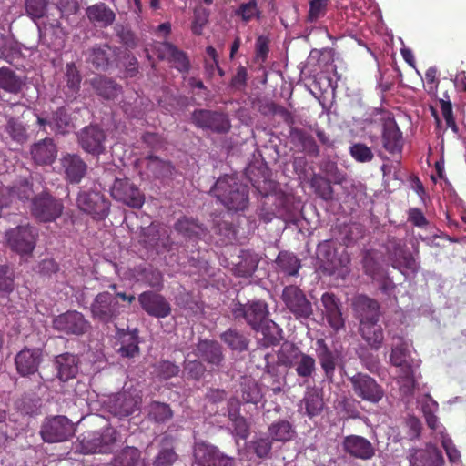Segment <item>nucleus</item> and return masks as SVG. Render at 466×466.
<instances>
[{
	"instance_id": "nucleus-1",
	"label": "nucleus",
	"mask_w": 466,
	"mask_h": 466,
	"mask_svg": "<svg viewBox=\"0 0 466 466\" xmlns=\"http://www.w3.org/2000/svg\"><path fill=\"white\" fill-rule=\"evenodd\" d=\"M210 192L229 211H243L248 207V187L233 176L220 177Z\"/></svg>"
},
{
	"instance_id": "nucleus-2",
	"label": "nucleus",
	"mask_w": 466,
	"mask_h": 466,
	"mask_svg": "<svg viewBox=\"0 0 466 466\" xmlns=\"http://www.w3.org/2000/svg\"><path fill=\"white\" fill-rule=\"evenodd\" d=\"M386 257L394 268L404 274V271L417 273L420 264L414 255L408 249L406 243L395 236L388 235L383 245Z\"/></svg>"
},
{
	"instance_id": "nucleus-3",
	"label": "nucleus",
	"mask_w": 466,
	"mask_h": 466,
	"mask_svg": "<svg viewBox=\"0 0 466 466\" xmlns=\"http://www.w3.org/2000/svg\"><path fill=\"white\" fill-rule=\"evenodd\" d=\"M234 320L240 322L244 320L254 331L258 332L267 323L269 311L268 306L262 300H252L243 304L235 303L231 309Z\"/></svg>"
},
{
	"instance_id": "nucleus-4",
	"label": "nucleus",
	"mask_w": 466,
	"mask_h": 466,
	"mask_svg": "<svg viewBox=\"0 0 466 466\" xmlns=\"http://www.w3.org/2000/svg\"><path fill=\"white\" fill-rule=\"evenodd\" d=\"M76 204L77 208L94 220H104L110 211V201L99 190L80 189Z\"/></svg>"
},
{
	"instance_id": "nucleus-5",
	"label": "nucleus",
	"mask_w": 466,
	"mask_h": 466,
	"mask_svg": "<svg viewBox=\"0 0 466 466\" xmlns=\"http://www.w3.org/2000/svg\"><path fill=\"white\" fill-rule=\"evenodd\" d=\"M63 210L62 200L47 191H42L31 200V214L39 222H54L61 217Z\"/></svg>"
},
{
	"instance_id": "nucleus-6",
	"label": "nucleus",
	"mask_w": 466,
	"mask_h": 466,
	"mask_svg": "<svg viewBox=\"0 0 466 466\" xmlns=\"http://www.w3.org/2000/svg\"><path fill=\"white\" fill-rule=\"evenodd\" d=\"M279 363L286 367H295L297 375L299 378L309 379L316 370L315 359L299 350L294 345L289 348H282L278 353Z\"/></svg>"
},
{
	"instance_id": "nucleus-7",
	"label": "nucleus",
	"mask_w": 466,
	"mask_h": 466,
	"mask_svg": "<svg viewBox=\"0 0 466 466\" xmlns=\"http://www.w3.org/2000/svg\"><path fill=\"white\" fill-rule=\"evenodd\" d=\"M117 431L113 427H106L101 431L86 432L79 440L83 453H107L116 442Z\"/></svg>"
},
{
	"instance_id": "nucleus-8",
	"label": "nucleus",
	"mask_w": 466,
	"mask_h": 466,
	"mask_svg": "<svg viewBox=\"0 0 466 466\" xmlns=\"http://www.w3.org/2000/svg\"><path fill=\"white\" fill-rule=\"evenodd\" d=\"M348 380L353 394L361 400L377 404L385 395L382 386L367 373L357 372L349 377Z\"/></svg>"
},
{
	"instance_id": "nucleus-9",
	"label": "nucleus",
	"mask_w": 466,
	"mask_h": 466,
	"mask_svg": "<svg viewBox=\"0 0 466 466\" xmlns=\"http://www.w3.org/2000/svg\"><path fill=\"white\" fill-rule=\"evenodd\" d=\"M118 300L109 291L99 292L90 305V312L94 320L102 324L114 322L120 315Z\"/></svg>"
},
{
	"instance_id": "nucleus-10",
	"label": "nucleus",
	"mask_w": 466,
	"mask_h": 466,
	"mask_svg": "<svg viewBox=\"0 0 466 466\" xmlns=\"http://www.w3.org/2000/svg\"><path fill=\"white\" fill-rule=\"evenodd\" d=\"M112 198L126 206L139 209L145 203V195L128 177H116L110 187Z\"/></svg>"
},
{
	"instance_id": "nucleus-11",
	"label": "nucleus",
	"mask_w": 466,
	"mask_h": 466,
	"mask_svg": "<svg viewBox=\"0 0 466 466\" xmlns=\"http://www.w3.org/2000/svg\"><path fill=\"white\" fill-rule=\"evenodd\" d=\"M281 299L296 319H307L313 314L311 302L304 291L296 285L286 286L282 290Z\"/></svg>"
},
{
	"instance_id": "nucleus-12",
	"label": "nucleus",
	"mask_w": 466,
	"mask_h": 466,
	"mask_svg": "<svg viewBox=\"0 0 466 466\" xmlns=\"http://www.w3.org/2000/svg\"><path fill=\"white\" fill-rule=\"evenodd\" d=\"M52 328L66 335L82 336L90 330L91 323L81 312L67 310L53 319Z\"/></svg>"
},
{
	"instance_id": "nucleus-13",
	"label": "nucleus",
	"mask_w": 466,
	"mask_h": 466,
	"mask_svg": "<svg viewBox=\"0 0 466 466\" xmlns=\"http://www.w3.org/2000/svg\"><path fill=\"white\" fill-rule=\"evenodd\" d=\"M20 105L21 103L18 101L10 102L9 100L2 99L0 103V124H2V119H5V133L12 141L18 145H23L29 139L27 128L25 124L16 119L12 114L14 107Z\"/></svg>"
},
{
	"instance_id": "nucleus-14",
	"label": "nucleus",
	"mask_w": 466,
	"mask_h": 466,
	"mask_svg": "<svg viewBox=\"0 0 466 466\" xmlns=\"http://www.w3.org/2000/svg\"><path fill=\"white\" fill-rule=\"evenodd\" d=\"M73 434V423L66 416L61 415L46 418L40 430L43 441L48 443L65 441Z\"/></svg>"
},
{
	"instance_id": "nucleus-15",
	"label": "nucleus",
	"mask_w": 466,
	"mask_h": 466,
	"mask_svg": "<svg viewBox=\"0 0 466 466\" xmlns=\"http://www.w3.org/2000/svg\"><path fill=\"white\" fill-rule=\"evenodd\" d=\"M193 454L198 466H236L234 457L223 453L217 446L205 441L195 444Z\"/></svg>"
},
{
	"instance_id": "nucleus-16",
	"label": "nucleus",
	"mask_w": 466,
	"mask_h": 466,
	"mask_svg": "<svg viewBox=\"0 0 466 466\" xmlns=\"http://www.w3.org/2000/svg\"><path fill=\"white\" fill-rule=\"evenodd\" d=\"M8 247L18 254H30L35 247L37 231L29 224L20 225L5 233Z\"/></svg>"
},
{
	"instance_id": "nucleus-17",
	"label": "nucleus",
	"mask_w": 466,
	"mask_h": 466,
	"mask_svg": "<svg viewBox=\"0 0 466 466\" xmlns=\"http://www.w3.org/2000/svg\"><path fill=\"white\" fill-rule=\"evenodd\" d=\"M253 186L258 190V192L268 201L271 202L275 211L277 212V218L285 222H295L298 217L299 208L295 205L293 198L283 192H275L274 194H268L264 187L262 188L259 185L253 183Z\"/></svg>"
},
{
	"instance_id": "nucleus-18",
	"label": "nucleus",
	"mask_w": 466,
	"mask_h": 466,
	"mask_svg": "<svg viewBox=\"0 0 466 466\" xmlns=\"http://www.w3.org/2000/svg\"><path fill=\"white\" fill-rule=\"evenodd\" d=\"M141 309L150 317L167 318L172 312V306L167 298L154 290H147L138 295Z\"/></svg>"
},
{
	"instance_id": "nucleus-19",
	"label": "nucleus",
	"mask_w": 466,
	"mask_h": 466,
	"mask_svg": "<svg viewBox=\"0 0 466 466\" xmlns=\"http://www.w3.org/2000/svg\"><path fill=\"white\" fill-rule=\"evenodd\" d=\"M192 123L200 128L210 129L216 133H226L230 128L228 116L217 111L196 109L192 113Z\"/></svg>"
},
{
	"instance_id": "nucleus-20",
	"label": "nucleus",
	"mask_w": 466,
	"mask_h": 466,
	"mask_svg": "<svg viewBox=\"0 0 466 466\" xmlns=\"http://www.w3.org/2000/svg\"><path fill=\"white\" fill-rule=\"evenodd\" d=\"M195 355L207 364L209 371L218 370L225 360L222 346L213 339H199Z\"/></svg>"
},
{
	"instance_id": "nucleus-21",
	"label": "nucleus",
	"mask_w": 466,
	"mask_h": 466,
	"mask_svg": "<svg viewBox=\"0 0 466 466\" xmlns=\"http://www.w3.org/2000/svg\"><path fill=\"white\" fill-rule=\"evenodd\" d=\"M106 136L105 131L96 125L84 127L78 136L81 147L87 153L99 156L106 150Z\"/></svg>"
},
{
	"instance_id": "nucleus-22",
	"label": "nucleus",
	"mask_w": 466,
	"mask_h": 466,
	"mask_svg": "<svg viewBox=\"0 0 466 466\" xmlns=\"http://www.w3.org/2000/svg\"><path fill=\"white\" fill-rule=\"evenodd\" d=\"M141 397L131 390H123L112 397L109 410L116 417H127L139 410Z\"/></svg>"
},
{
	"instance_id": "nucleus-23",
	"label": "nucleus",
	"mask_w": 466,
	"mask_h": 466,
	"mask_svg": "<svg viewBox=\"0 0 466 466\" xmlns=\"http://www.w3.org/2000/svg\"><path fill=\"white\" fill-rule=\"evenodd\" d=\"M157 57L167 60L181 73H187L190 69V62L187 55L169 42H159L155 46Z\"/></svg>"
},
{
	"instance_id": "nucleus-24",
	"label": "nucleus",
	"mask_w": 466,
	"mask_h": 466,
	"mask_svg": "<svg viewBox=\"0 0 466 466\" xmlns=\"http://www.w3.org/2000/svg\"><path fill=\"white\" fill-rule=\"evenodd\" d=\"M382 147L391 155L400 154L403 148L404 140L402 133L394 118L387 117L383 120Z\"/></svg>"
},
{
	"instance_id": "nucleus-25",
	"label": "nucleus",
	"mask_w": 466,
	"mask_h": 466,
	"mask_svg": "<svg viewBox=\"0 0 466 466\" xmlns=\"http://www.w3.org/2000/svg\"><path fill=\"white\" fill-rule=\"evenodd\" d=\"M409 358L410 351L408 350V344L404 341H400L392 348L390 361L393 366L400 368L399 376L414 386V371L409 361Z\"/></svg>"
},
{
	"instance_id": "nucleus-26",
	"label": "nucleus",
	"mask_w": 466,
	"mask_h": 466,
	"mask_svg": "<svg viewBox=\"0 0 466 466\" xmlns=\"http://www.w3.org/2000/svg\"><path fill=\"white\" fill-rule=\"evenodd\" d=\"M41 362L42 351L40 349H29L25 347L15 358L16 371L22 377H27L36 373Z\"/></svg>"
},
{
	"instance_id": "nucleus-27",
	"label": "nucleus",
	"mask_w": 466,
	"mask_h": 466,
	"mask_svg": "<svg viewBox=\"0 0 466 466\" xmlns=\"http://www.w3.org/2000/svg\"><path fill=\"white\" fill-rule=\"evenodd\" d=\"M66 179L71 184H79L87 171V165L76 154H66L61 158Z\"/></svg>"
},
{
	"instance_id": "nucleus-28",
	"label": "nucleus",
	"mask_w": 466,
	"mask_h": 466,
	"mask_svg": "<svg viewBox=\"0 0 466 466\" xmlns=\"http://www.w3.org/2000/svg\"><path fill=\"white\" fill-rule=\"evenodd\" d=\"M79 363L78 356L70 352L56 356L54 365L58 380L62 382H66L76 378L79 371Z\"/></svg>"
},
{
	"instance_id": "nucleus-29",
	"label": "nucleus",
	"mask_w": 466,
	"mask_h": 466,
	"mask_svg": "<svg viewBox=\"0 0 466 466\" xmlns=\"http://www.w3.org/2000/svg\"><path fill=\"white\" fill-rule=\"evenodd\" d=\"M321 303L325 309V317L329 325L338 331L345 327V319L341 312L340 300L333 294L325 292L321 296Z\"/></svg>"
},
{
	"instance_id": "nucleus-30",
	"label": "nucleus",
	"mask_w": 466,
	"mask_h": 466,
	"mask_svg": "<svg viewBox=\"0 0 466 466\" xmlns=\"http://www.w3.org/2000/svg\"><path fill=\"white\" fill-rule=\"evenodd\" d=\"M342 447L345 452L358 459L370 460L375 455V450L371 442L362 436H346Z\"/></svg>"
},
{
	"instance_id": "nucleus-31",
	"label": "nucleus",
	"mask_w": 466,
	"mask_h": 466,
	"mask_svg": "<svg viewBox=\"0 0 466 466\" xmlns=\"http://www.w3.org/2000/svg\"><path fill=\"white\" fill-rule=\"evenodd\" d=\"M30 154L36 165H51L56 158L57 147L52 138L46 137L31 146Z\"/></svg>"
},
{
	"instance_id": "nucleus-32",
	"label": "nucleus",
	"mask_w": 466,
	"mask_h": 466,
	"mask_svg": "<svg viewBox=\"0 0 466 466\" xmlns=\"http://www.w3.org/2000/svg\"><path fill=\"white\" fill-rule=\"evenodd\" d=\"M174 229L187 240L202 239L208 233L205 226L198 219L183 216L174 224Z\"/></svg>"
},
{
	"instance_id": "nucleus-33",
	"label": "nucleus",
	"mask_w": 466,
	"mask_h": 466,
	"mask_svg": "<svg viewBox=\"0 0 466 466\" xmlns=\"http://www.w3.org/2000/svg\"><path fill=\"white\" fill-rule=\"evenodd\" d=\"M353 309L360 319V324L366 321L380 320V304L365 295L358 296L353 301Z\"/></svg>"
},
{
	"instance_id": "nucleus-34",
	"label": "nucleus",
	"mask_w": 466,
	"mask_h": 466,
	"mask_svg": "<svg viewBox=\"0 0 466 466\" xmlns=\"http://www.w3.org/2000/svg\"><path fill=\"white\" fill-rule=\"evenodd\" d=\"M86 62L96 69L105 71L115 56V51L108 44H96L86 52Z\"/></svg>"
},
{
	"instance_id": "nucleus-35",
	"label": "nucleus",
	"mask_w": 466,
	"mask_h": 466,
	"mask_svg": "<svg viewBox=\"0 0 466 466\" xmlns=\"http://www.w3.org/2000/svg\"><path fill=\"white\" fill-rule=\"evenodd\" d=\"M289 138L290 142L296 147H299V150L306 155L312 157H318L319 156L320 150L319 145L314 137L306 130L291 127Z\"/></svg>"
},
{
	"instance_id": "nucleus-36",
	"label": "nucleus",
	"mask_w": 466,
	"mask_h": 466,
	"mask_svg": "<svg viewBox=\"0 0 466 466\" xmlns=\"http://www.w3.org/2000/svg\"><path fill=\"white\" fill-rule=\"evenodd\" d=\"M86 15L90 23L102 28L110 26L116 20L115 12L103 2L88 6Z\"/></svg>"
},
{
	"instance_id": "nucleus-37",
	"label": "nucleus",
	"mask_w": 466,
	"mask_h": 466,
	"mask_svg": "<svg viewBox=\"0 0 466 466\" xmlns=\"http://www.w3.org/2000/svg\"><path fill=\"white\" fill-rule=\"evenodd\" d=\"M324 409V400L320 391L312 388L307 390L303 399L300 401L299 410L309 419H313L321 414Z\"/></svg>"
},
{
	"instance_id": "nucleus-38",
	"label": "nucleus",
	"mask_w": 466,
	"mask_h": 466,
	"mask_svg": "<svg viewBox=\"0 0 466 466\" xmlns=\"http://www.w3.org/2000/svg\"><path fill=\"white\" fill-rule=\"evenodd\" d=\"M360 332L362 339L373 350H379L384 340V334L379 320H371L360 324Z\"/></svg>"
},
{
	"instance_id": "nucleus-39",
	"label": "nucleus",
	"mask_w": 466,
	"mask_h": 466,
	"mask_svg": "<svg viewBox=\"0 0 466 466\" xmlns=\"http://www.w3.org/2000/svg\"><path fill=\"white\" fill-rule=\"evenodd\" d=\"M117 335L121 340V347L118 349L117 352L121 357L129 359L139 354L137 329L127 331L121 329L118 330Z\"/></svg>"
},
{
	"instance_id": "nucleus-40",
	"label": "nucleus",
	"mask_w": 466,
	"mask_h": 466,
	"mask_svg": "<svg viewBox=\"0 0 466 466\" xmlns=\"http://www.w3.org/2000/svg\"><path fill=\"white\" fill-rule=\"evenodd\" d=\"M410 466H443L444 460L438 450L419 449L410 455Z\"/></svg>"
},
{
	"instance_id": "nucleus-41",
	"label": "nucleus",
	"mask_w": 466,
	"mask_h": 466,
	"mask_svg": "<svg viewBox=\"0 0 466 466\" xmlns=\"http://www.w3.org/2000/svg\"><path fill=\"white\" fill-rule=\"evenodd\" d=\"M317 357L327 379L332 380L337 365L336 356L328 347L323 339L316 341Z\"/></svg>"
},
{
	"instance_id": "nucleus-42",
	"label": "nucleus",
	"mask_w": 466,
	"mask_h": 466,
	"mask_svg": "<svg viewBox=\"0 0 466 466\" xmlns=\"http://www.w3.org/2000/svg\"><path fill=\"white\" fill-rule=\"evenodd\" d=\"M238 393L245 403L258 404L262 399L258 382L250 376L241 378Z\"/></svg>"
},
{
	"instance_id": "nucleus-43",
	"label": "nucleus",
	"mask_w": 466,
	"mask_h": 466,
	"mask_svg": "<svg viewBox=\"0 0 466 466\" xmlns=\"http://www.w3.org/2000/svg\"><path fill=\"white\" fill-rule=\"evenodd\" d=\"M260 257L255 252L245 250L239 256V261L235 264L234 274L238 277L248 278L257 270Z\"/></svg>"
},
{
	"instance_id": "nucleus-44",
	"label": "nucleus",
	"mask_w": 466,
	"mask_h": 466,
	"mask_svg": "<svg viewBox=\"0 0 466 466\" xmlns=\"http://www.w3.org/2000/svg\"><path fill=\"white\" fill-rule=\"evenodd\" d=\"M25 81L9 67L0 68V89L12 95H18L23 90Z\"/></svg>"
},
{
	"instance_id": "nucleus-45",
	"label": "nucleus",
	"mask_w": 466,
	"mask_h": 466,
	"mask_svg": "<svg viewBox=\"0 0 466 466\" xmlns=\"http://www.w3.org/2000/svg\"><path fill=\"white\" fill-rule=\"evenodd\" d=\"M220 339L232 350L243 352L248 350L249 339L236 329H228L220 335Z\"/></svg>"
},
{
	"instance_id": "nucleus-46",
	"label": "nucleus",
	"mask_w": 466,
	"mask_h": 466,
	"mask_svg": "<svg viewBox=\"0 0 466 466\" xmlns=\"http://www.w3.org/2000/svg\"><path fill=\"white\" fill-rule=\"evenodd\" d=\"M268 437L273 441L287 442L296 434L293 425L287 420H279L269 425Z\"/></svg>"
},
{
	"instance_id": "nucleus-47",
	"label": "nucleus",
	"mask_w": 466,
	"mask_h": 466,
	"mask_svg": "<svg viewBox=\"0 0 466 466\" xmlns=\"http://www.w3.org/2000/svg\"><path fill=\"white\" fill-rule=\"evenodd\" d=\"M177 454L175 451L173 440L164 437L160 441V448L153 460L154 466H171L177 460Z\"/></svg>"
},
{
	"instance_id": "nucleus-48",
	"label": "nucleus",
	"mask_w": 466,
	"mask_h": 466,
	"mask_svg": "<svg viewBox=\"0 0 466 466\" xmlns=\"http://www.w3.org/2000/svg\"><path fill=\"white\" fill-rule=\"evenodd\" d=\"M277 268L288 276H297L301 268L300 260L292 252L282 250L275 260Z\"/></svg>"
},
{
	"instance_id": "nucleus-49",
	"label": "nucleus",
	"mask_w": 466,
	"mask_h": 466,
	"mask_svg": "<svg viewBox=\"0 0 466 466\" xmlns=\"http://www.w3.org/2000/svg\"><path fill=\"white\" fill-rule=\"evenodd\" d=\"M90 83L96 94L106 99H114L121 89L112 79L103 76L93 77Z\"/></svg>"
},
{
	"instance_id": "nucleus-50",
	"label": "nucleus",
	"mask_w": 466,
	"mask_h": 466,
	"mask_svg": "<svg viewBox=\"0 0 466 466\" xmlns=\"http://www.w3.org/2000/svg\"><path fill=\"white\" fill-rule=\"evenodd\" d=\"M64 80L66 81L67 97H75L79 92L82 76L74 62L66 65Z\"/></svg>"
},
{
	"instance_id": "nucleus-51",
	"label": "nucleus",
	"mask_w": 466,
	"mask_h": 466,
	"mask_svg": "<svg viewBox=\"0 0 466 466\" xmlns=\"http://www.w3.org/2000/svg\"><path fill=\"white\" fill-rule=\"evenodd\" d=\"M141 460L140 451L133 446H127L114 455L111 466H137Z\"/></svg>"
},
{
	"instance_id": "nucleus-52",
	"label": "nucleus",
	"mask_w": 466,
	"mask_h": 466,
	"mask_svg": "<svg viewBox=\"0 0 466 466\" xmlns=\"http://www.w3.org/2000/svg\"><path fill=\"white\" fill-rule=\"evenodd\" d=\"M147 417L155 423H166L173 417V410L168 404L154 400L147 406Z\"/></svg>"
},
{
	"instance_id": "nucleus-53",
	"label": "nucleus",
	"mask_w": 466,
	"mask_h": 466,
	"mask_svg": "<svg viewBox=\"0 0 466 466\" xmlns=\"http://www.w3.org/2000/svg\"><path fill=\"white\" fill-rule=\"evenodd\" d=\"M73 127V123L67 110L61 106L52 113L51 130L57 134H66Z\"/></svg>"
},
{
	"instance_id": "nucleus-54",
	"label": "nucleus",
	"mask_w": 466,
	"mask_h": 466,
	"mask_svg": "<svg viewBox=\"0 0 466 466\" xmlns=\"http://www.w3.org/2000/svg\"><path fill=\"white\" fill-rule=\"evenodd\" d=\"M147 168L156 178H165L172 175L174 167L169 161L160 159L154 155L147 156Z\"/></svg>"
},
{
	"instance_id": "nucleus-55",
	"label": "nucleus",
	"mask_w": 466,
	"mask_h": 466,
	"mask_svg": "<svg viewBox=\"0 0 466 466\" xmlns=\"http://www.w3.org/2000/svg\"><path fill=\"white\" fill-rule=\"evenodd\" d=\"M248 450L253 452L258 459L269 458L272 451V441L269 437L255 436L247 443Z\"/></svg>"
},
{
	"instance_id": "nucleus-56",
	"label": "nucleus",
	"mask_w": 466,
	"mask_h": 466,
	"mask_svg": "<svg viewBox=\"0 0 466 466\" xmlns=\"http://www.w3.org/2000/svg\"><path fill=\"white\" fill-rule=\"evenodd\" d=\"M259 331L263 335L262 345L265 347L276 346L283 339L282 329L269 319H268L267 323L263 324Z\"/></svg>"
},
{
	"instance_id": "nucleus-57",
	"label": "nucleus",
	"mask_w": 466,
	"mask_h": 466,
	"mask_svg": "<svg viewBox=\"0 0 466 466\" xmlns=\"http://www.w3.org/2000/svg\"><path fill=\"white\" fill-rule=\"evenodd\" d=\"M144 236V242L147 245V247L156 248L157 251L170 250L171 243L169 237L167 236L166 238H161L160 231L156 227H150L147 228Z\"/></svg>"
},
{
	"instance_id": "nucleus-58",
	"label": "nucleus",
	"mask_w": 466,
	"mask_h": 466,
	"mask_svg": "<svg viewBox=\"0 0 466 466\" xmlns=\"http://www.w3.org/2000/svg\"><path fill=\"white\" fill-rule=\"evenodd\" d=\"M362 267L366 275L372 279H379L385 275V270L370 251H366L362 258Z\"/></svg>"
},
{
	"instance_id": "nucleus-59",
	"label": "nucleus",
	"mask_w": 466,
	"mask_h": 466,
	"mask_svg": "<svg viewBox=\"0 0 466 466\" xmlns=\"http://www.w3.org/2000/svg\"><path fill=\"white\" fill-rule=\"evenodd\" d=\"M153 367L156 376L164 380H170L180 372V367L167 360H160Z\"/></svg>"
},
{
	"instance_id": "nucleus-60",
	"label": "nucleus",
	"mask_w": 466,
	"mask_h": 466,
	"mask_svg": "<svg viewBox=\"0 0 466 466\" xmlns=\"http://www.w3.org/2000/svg\"><path fill=\"white\" fill-rule=\"evenodd\" d=\"M311 187L321 199L329 201L333 198L334 190L328 178L322 176H314L311 179Z\"/></svg>"
},
{
	"instance_id": "nucleus-61",
	"label": "nucleus",
	"mask_w": 466,
	"mask_h": 466,
	"mask_svg": "<svg viewBox=\"0 0 466 466\" xmlns=\"http://www.w3.org/2000/svg\"><path fill=\"white\" fill-rule=\"evenodd\" d=\"M350 155L358 163L372 161L374 154L370 147L364 143H353L349 148Z\"/></svg>"
},
{
	"instance_id": "nucleus-62",
	"label": "nucleus",
	"mask_w": 466,
	"mask_h": 466,
	"mask_svg": "<svg viewBox=\"0 0 466 466\" xmlns=\"http://www.w3.org/2000/svg\"><path fill=\"white\" fill-rule=\"evenodd\" d=\"M48 0H25L26 15L33 20L43 18L47 12Z\"/></svg>"
},
{
	"instance_id": "nucleus-63",
	"label": "nucleus",
	"mask_w": 466,
	"mask_h": 466,
	"mask_svg": "<svg viewBox=\"0 0 466 466\" xmlns=\"http://www.w3.org/2000/svg\"><path fill=\"white\" fill-rule=\"evenodd\" d=\"M237 16L241 17L242 21L248 23L253 18H259L261 12L258 6L257 0H249L248 3L241 4L235 11Z\"/></svg>"
},
{
	"instance_id": "nucleus-64",
	"label": "nucleus",
	"mask_w": 466,
	"mask_h": 466,
	"mask_svg": "<svg viewBox=\"0 0 466 466\" xmlns=\"http://www.w3.org/2000/svg\"><path fill=\"white\" fill-rule=\"evenodd\" d=\"M207 371L201 360H185L184 374L188 380H199Z\"/></svg>"
}]
</instances>
